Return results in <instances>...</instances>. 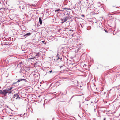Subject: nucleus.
<instances>
[{"label": "nucleus", "mask_w": 120, "mask_h": 120, "mask_svg": "<svg viewBox=\"0 0 120 120\" xmlns=\"http://www.w3.org/2000/svg\"><path fill=\"white\" fill-rule=\"evenodd\" d=\"M68 19V18L67 17H66L64 18L63 19H61V20L63 21H64V22H65Z\"/></svg>", "instance_id": "nucleus-9"}, {"label": "nucleus", "mask_w": 120, "mask_h": 120, "mask_svg": "<svg viewBox=\"0 0 120 120\" xmlns=\"http://www.w3.org/2000/svg\"><path fill=\"white\" fill-rule=\"evenodd\" d=\"M69 30L70 31V30Z\"/></svg>", "instance_id": "nucleus-30"}, {"label": "nucleus", "mask_w": 120, "mask_h": 120, "mask_svg": "<svg viewBox=\"0 0 120 120\" xmlns=\"http://www.w3.org/2000/svg\"><path fill=\"white\" fill-rule=\"evenodd\" d=\"M64 21H63V22H62V23H64Z\"/></svg>", "instance_id": "nucleus-27"}, {"label": "nucleus", "mask_w": 120, "mask_h": 120, "mask_svg": "<svg viewBox=\"0 0 120 120\" xmlns=\"http://www.w3.org/2000/svg\"><path fill=\"white\" fill-rule=\"evenodd\" d=\"M38 56V54H36L35 55V56H34V57H31V58H30V59H34V58L36 59V58H37Z\"/></svg>", "instance_id": "nucleus-10"}, {"label": "nucleus", "mask_w": 120, "mask_h": 120, "mask_svg": "<svg viewBox=\"0 0 120 120\" xmlns=\"http://www.w3.org/2000/svg\"><path fill=\"white\" fill-rule=\"evenodd\" d=\"M6 86H9V85H8V83H7V84H6Z\"/></svg>", "instance_id": "nucleus-24"}, {"label": "nucleus", "mask_w": 120, "mask_h": 120, "mask_svg": "<svg viewBox=\"0 0 120 120\" xmlns=\"http://www.w3.org/2000/svg\"><path fill=\"white\" fill-rule=\"evenodd\" d=\"M63 54L66 53V52L64 50V48H61L60 50L58 51V52Z\"/></svg>", "instance_id": "nucleus-5"}, {"label": "nucleus", "mask_w": 120, "mask_h": 120, "mask_svg": "<svg viewBox=\"0 0 120 120\" xmlns=\"http://www.w3.org/2000/svg\"><path fill=\"white\" fill-rule=\"evenodd\" d=\"M31 34V33H28L23 35L24 38H26L27 37L30 35Z\"/></svg>", "instance_id": "nucleus-8"}, {"label": "nucleus", "mask_w": 120, "mask_h": 120, "mask_svg": "<svg viewBox=\"0 0 120 120\" xmlns=\"http://www.w3.org/2000/svg\"><path fill=\"white\" fill-rule=\"evenodd\" d=\"M22 62H20L19 63L17 64V66L18 67H20L21 66V64H22Z\"/></svg>", "instance_id": "nucleus-13"}, {"label": "nucleus", "mask_w": 120, "mask_h": 120, "mask_svg": "<svg viewBox=\"0 0 120 120\" xmlns=\"http://www.w3.org/2000/svg\"><path fill=\"white\" fill-rule=\"evenodd\" d=\"M2 90H0V94H1Z\"/></svg>", "instance_id": "nucleus-18"}, {"label": "nucleus", "mask_w": 120, "mask_h": 120, "mask_svg": "<svg viewBox=\"0 0 120 120\" xmlns=\"http://www.w3.org/2000/svg\"><path fill=\"white\" fill-rule=\"evenodd\" d=\"M13 98H15L16 99H20V98L19 97L18 94L17 93L15 94H14L13 96Z\"/></svg>", "instance_id": "nucleus-3"}, {"label": "nucleus", "mask_w": 120, "mask_h": 120, "mask_svg": "<svg viewBox=\"0 0 120 120\" xmlns=\"http://www.w3.org/2000/svg\"><path fill=\"white\" fill-rule=\"evenodd\" d=\"M26 7V6H23V8H22V9H25V7Z\"/></svg>", "instance_id": "nucleus-16"}, {"label": "nucleus", "mask_w": 120, "mask_h": 120, "mask_svg": "<svg viewBox=\"0 0 120 120\" xmlns=\"http://www.w3.org/2000/svg\"><path fill=\"white\" fill-rule=\"evenodd\" d=\"M42 42L43 43H45V41H42Z\"/></svg>", "instance_id": "nucleus-17"}, {"label": "nucleus", "mask_w": 120, "mask_h": 120, "mask_svg": "<svg viewBox=\"0 0 120 120\" xmlns=\"http://www.w3.org/2000/svg\"><path fill=\"white\" fill-rule=\"evenodd\" d=\"M116 8H118V7H116Z\"/></svg>", "instance_id": "nucleus-28"}, {"label": "nucleus", "mask_w": 120, "mask_h": 120, "mask_svg": "<svg viewBox=\"0 0 120 120\" xmlns=\"http://www.w3.org/2000/svg\"><path fill=\"white\" fill-rule=\"evenodd\" d=\"M12 88V87H11L10 88H7L6 90L7 93L9 94L11 93L12 91L11 90Z\"/></svg>", "instance_id": "nucleus-4"}, {"label": "nucleus", "mask_w": 120, "mask_h": 120, "mask_svg": "<svg viewBox=\"0 0 120 120\" xmlns=\"http://www.w3.org/2000/svg\"><path fill=\"white\" fill-rule=\"evenodd\" d=\"M106 32H107V31L106 30H104Z\"/></svg>", "instance_id": "nucleus-23"}, {"label": "nucleus", "mask_w": 120, "mask_h": 120, "mask_svg": "<svg viewBox=\"0 0 120 120\" xmlns=\"http://www.w3.org/2000/svg\"><path fill=\"white\" fill-rule=\"evenodd\" d=\"M4 41L5 44L6 45H8L9 43L8 42L9 41L8 40H5Z\"/></svg>", "instance_id": "nucleus-12"}, {"label": "nucleus", "mask_w": 120, "mask_h": 120, "mask_svg": "<svg viewBox=\"0 0 120 120\" xmlns=\"http://www.w3.org/2000/svg\"><path fill=\"white\" fill-rule=\"evenodd\" d=\"M7 93V92L6 90L5 89L3 91L2 90L1 94L5 96L6 95V94Z\"/></svg>", "instance_id": "nucleus-7"}, {"label": "nucleus", "mask_w": 120, "mask_h": 120, "mask_svg": "<svg viewBox=\"0 0 120 120\" xmlns=\"http://www.w3.org/2000/svg\"><path fill=\"white\" fill-rule=\"evenodd\" d=\"M49 71V72L50 73H51L52 72V70H51L50 71Z\"/></svg>", "instance_id": "nucleus-19"}, {"label": "nucleus", "mask_w": 120, "mask_h": 120, "mask_svg": "<svg viewBox=\"0 0 120 120\" xmlns=\"http://www.w3.org/2000/svg\"><path fill=\"white\" fill-rule=\"evenodd\" d=\"M113 34H114V33Z\"/></svg>", "instance_id": "nucleus-31"}, {"label": "nucleus", "mask_w": 120, "mask_h": 120, "mask_svg": "<svg viewBox=\"0 0 120 120\" xmlns=\"http://www.w3.org/2000/svg\"><path fill=\"white\" fill-rule=\"evenodd\" d=\"M41 18V17H40L39 18V21L40 22V24L41 25L42 23Z\"/></svg>", "instance_id": "nucleus-11"}, {"label": "nucleus", "mask_w": 120, "mask_h": 120, "mask_svg": "<svg viewBox=\"0 0 120 120\" xmlns=\"http://www.w3.org/2000/svg\"><path fill=\"white\" fill-rule=\"evenodd\" d=\"M106 118H104L103 120H106Z\"/></svg>", "instance_id": "nucleus-20"}, {"label": "nucleus", "mask_w": 120, "mask_h": 120, "mask_svg": "<svg viewBox=\"0 0 120 120\" xmlns=\"http://www.w3.org/2000/svg\"><path fill=\"white\" fill-rule=\"evenodd\" d=\"M60 11V10L59 9H58V10H55V12H59V11Z\"/></svg>", "instance_id": "nucleus-14"}, {"label": "nucleus", "mask_w": 120, "mask_h": 120, "mask_svg": "<svg viewBox=\"0 0 120 120\" xmlns=\"http://www.w3.org/2000/svg\"><path fill=\"white\" fill-rule=\"evenodd\" d=\"M5 112L10 115H11V114L13 113L14 111L10 109H6Z\"/></svg>", "instance_id": "nucleus-2"}, {"label": "nucleus", "mask_w": 120, "mask_h": 120, "mask_svg": "<svg viewBox=\"0 0 120 120\" xmlns=\"http://www.w3.org/2000/svg\"><path fill=\"white\" fill-rule=\"evenodd\" d=\"M64 9H67V8H64Z\"/></svg>", "instance_id": "nucleus-26"}, {"label": "nucleus", "mask_w": 120, "mask_h": 120, "mask_svg": "<svg viewBox=\"0 0 120 120\" xmlns=\"http://www.w3.org/2000/svg\"><path fill=\"white\" fill-rule=\"evenodd\" d=\"M65 49L66 50V49Z\"/></svg>", "instance_id": "nucleus-29"}, {"label": "nucleus", "mask_w": 120, "mask_h": 120, "mask_svg": "<svg viewBox=\"0 0 120 120\" xmlns=\"http://www.w3.org/2000/svg\"><path fill=\"white\" fill-rule=\"evenodd\" d=\"M72 41H73L72 40H70V42H71V43L72 44H73V42H72Z\"/></svg>", "instance_id": "nucleus-15"}, {"label": "nucleus", "mask_w": 120, "mask_h": 120, "mask_svg": "<svg viewBox=\"0 0 120 120\" xmlns=\"http://www.w3.org/2000/svg\"><path fill=\"white\" fill-rule=\"evenodd\" d=\"M37 120H38V119H37Z\"/></svg>", "instance_id": "nucleus-32"}, {"label": "nucleus", "mask_w": 120, "mask_h": 120, "mask_svg": "<svg viewBox=\"0 0 120 120\" xmlns=\"http://www.w3.org/2000/svg\"><path fill=\"white\" fill-rule=\"evenodd\" d=\"M82 16H83V17H84V15H82Z\"/></svg>", "instance_id": "nucleus-25"}, {"label": "nucleus", "mask_w": 120, "mask_h": 120, "mask_svg": "<svg viewBox=\"0 0 120 120\" xmlns=\"http://www.w3.org/2000/svg\"><path fill=\"white\" fill-rule=\"evenodd\" d=\"M66 12H67V13L66 14V15H67L68 14V12H67V11H66Z\"/></svg>", "instance_id": "nucleus-22"}, {"label": "nucleus", "mask_w": 120, "mask_h": 120, "mask_svg": "<svg viewBox=\"0 0 120 120\" xmlns=\"http://www.w3.org/2000/svg\"><path fill=\"white\" fill-rule=\"evenodd\" d=\"M62 58L61 56H59V55L57 54L56 57L55 59L54 60H56V62H59L62 61Z\"/></svg>", "instance_id": "nucleus-1"}, {"label": "nucleus", "mask_w": 120, "mask_h": 120, "mask_svg": "<svg viewBox=\"0 0 120 120\" xmlns=\"http://www.w3.org/2000/svg\"><path fill=\"white\" fill-rule=\"evenodd\" d=\"M24 81L26 82H27V81L25 79H19L18 81H17V82L15 83H14L13 84V85H14L15 84H16V83H17L18 82H20L21 81Z\"/></svg>", "instance_id": "nucleus-6"}, {"label": "nucleus", "mask_w": 120, "mask_h": 120, "mask_svg": "<svg viewBox=\"0 0 120 120\" xmlns=\"http://www.w3.org/2000/svg\"><path fill=\"white\" fill-rule=\"evenodd\" d=\"M96 110L95 109L94 110V112H96Z\"/></svg>", "instance_id": "nucleus-21"}]
</instances>
